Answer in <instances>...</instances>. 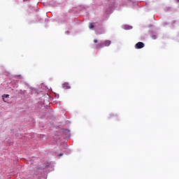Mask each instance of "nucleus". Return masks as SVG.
Masks as SVG:
<instances>
[{
  "label": "nucleus",
  "mask_w": 179,
  "mask_h": 179,
  "mask_svg": "<svg viewBox=\"0 0 179 179\" xmlns=\"http://www.w3.org/2000/svg\"><path fill=\"white\" fill-rule=\"evenodd\" d=\"M62 88L65 89L66 90L68 89H71V85H69V83H64L62 84Z\"/></svg>",
  "instance_id": "7ed1b4c3"
},
{
  "label": "nucleus",
  "mask_w": 179,
  "mask_h": 179,
  "mask_svg": "<svg viewBox=\"0 0 179 179\" xmlns=\"http://www.w3.org/2000/svg\"><path fill=\"white\" fill-rule=\"evenodd\" d=\"M89 27H90V29H93L94 27V23H90L89 24Z\"/></svg>",
  "instance_id": "39448f33"
},
{
  "label": "nucleus",
  "mask_w": 179,
  "mask_h": 179,
  "mask_svg": "<svg viewBox=\"0 0 179 179\" xmlns=\"http://www.w3.org/2000/svg\"><path fill=\"white\" fill-rule=\"evenodd\" d=\"M94 43H99V41H97V39H94Z\"/></svg>",
  "instance_id": "423d86ee"
},
{
  "label": "nucleus",
  "mask_w": 179,
  "mask_h": 179,
  "mask_svg": "<svg viewBox=\"0 0 179 179\" xmlns=\"http://www.w3.org/2000/svg\"><path fill=\"white\" fill-rule=\"evenodd\" d=\"M2 99H3V101H4V103H8V100L5 99H9V94L3 95Z\"/></svg>",
  "instance_id": "20e7f679"
},
{
  "label": "nucleus",
  "mask_w": 179,
  "mask_h": 179,
  "mask_svg": "<svg viewBox=\"0 0 179 179\" xmlns=\"http://www.w3.org/2000/svg\"><path fill=\"white\" fill-rule=\"evenodd\" d=\"M111 41H105L96 45V48H103V47H110Z\"/></svg>",
  "instance_id": "f257e3e1"
},
{
  "label": "nucleus",
  "mask_w": 179,
  "mask_h": 179,
  "mask_svg": "<svg viewBox=\"0 0 179 179\" xmlns=\"http://www.w3.org/2000/svg\"><path fill=\"white\" fill-rule=\"evenodd\" d=\"M176 2H178L179 3V0H176Z\"/></svg>",
  "instance_id": "6e6552de"
},
{
  "label": "nucleus",
  "mask_w": 179,
  "mask_h": 179,
  "mask_svg": "<svg viewBox=\"0 0 179 179\" xmlns=\"http://www.w3.org/2000/svg\"><path fill=\"white\" fill-rule=\"evenodd\" d=\"M143 47H145L143 42H138L135 45V48L137 50H141V48H143Z\"/></svg>",
  "instance_id": "f03ea898"
},
{
  "label": "nucleus",
  "mask_w": 179,
  "mask_h": 179,
  "mask_svg": "<svg viewBox=\"0 0 179 179\" xmlns=\"http://www.w3.org/2000/svg\"><path fill=\"white\" fill-rule=\"evenodd\" d=\"M63 155V154L62 153H60L59 155V156H62Z\"/></svg>",
  "instance_id": "0eeeda50"
}]
</instances>
